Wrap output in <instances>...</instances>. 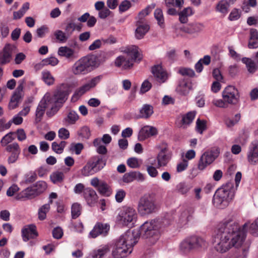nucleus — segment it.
Wrapping results in <instances>:
<instances>
[{
    "instance_id": "obj_1",
    "label": "nucleus",
    "mask_w": 258,
    "mask_h": 258,
    "mask_svg": "<svg viewBox=\"0 0 258 258\" xmlns=\"http://www.w3.org/2000/svg\"><path fill=\"white\" fill-rule=\"evenodd\" d=\"M244 240V233L240 230L238 223L227 220L218 225L213 243L217 251L224 253L233 247H240Z\"/></svg>"
},
{
    "instance_id": "obj_2",
    "label": "nucleus",
    "mask_w": 258,
    "mask_h": 258,
    "mask_svg": "<svg viewBox=\"0 0 258 258\" xmlns=\"http://www.w3.org/2000/svg\"><path fill=\"white\" fill-rule=\"evenodd\" d=\"M169 224L166 219L152 220L143 224L139 229L131 231L137 243L140 237L148 239L151 244H154L159 239L161 230Z\"/></svg>"
},
{
    "instance_id": "obj_3",
    "label": "nucleus",
    "mask_w": 258,
    "mask_h": 258,
    "mask_svg": "<svg viewBox=\"0 0 258 258\" xmlns=\"http://www.w3.org/2000/svg\"><path fill=\"white\" fill-rule=\"evenodd\" d=\"M137 243L131 231L128 230L116 240L112 254L114 258H123L132 252V247Z\"/></svg>"
},
{
    "instance_id": "obj_4",
    "label": "nucleus",
    "mask_w": 258,
    "mask_h": 258,
    "mask_svg": "<svg viewBox=\"0 0 258 258\" xmlns=\"http://www.w3.org/2000/svg\"><path fill=\"white\" fill-rule=\"evenodd\" d=\"M234 197V184L229 182L217 189L213 196V203L217 208L224 209L228 206Z\"/></svg>"
},
{
    "instance_id": "obj_5",
    "label": "nucleus",
    "mask_w": 258,
    "mask_h": 258,
    "mask_svg": "<svg viewBox=\"0 0 258 258\" xmlns=\"http://www.w3.org/2000/svg\"><path fill=\"white\" fill-rule=\"evenodd\" d=\"M138 49V47L136 45L126 47L124 50L126 55L117 57L115 61V66L118 67H122L124 70L131 68L133 66V62H139L142 59V56Z\"/></svg>"
},
{
    "instance_id": "obj_6",
    "label": "nucleus",
    "mask_w": 258,
    "mask_h": 258,
    "mask_svg": "<svg viewBox=\"0 0 258 258\" xmlns=\"http://www.w3.org/2000/svg\"><path fill=\"white\" fill-rule=\"evenodd\" d=\"M69 94V91L68 89H59L53 95L51 96L49 94L45 95L51 105V108L46 111V114L47 116L52 117L57 113L68 99Z\"/></svg>"
},
{
    "instance_id": "obj_7",
    "label": "nucleus",
    "mask_w": 258,
    "mask_h": 258,
    "mask_svg": "<svg viewBox=\"0 0 258 258\" xmlns=\"http://www.w3.org/2000/svg\"><path fill=\"white\" fill-rule=\"evenodd\" d=\"M97 66V57L95 55H88L77 61L73 66L75 75H84L90 72Z\"/></svg>"
},
{
    "instance_id": "obj_8",
    "label": "nucleus",
    "mask_w": 258,
    "mask_h": 258,
    "mask_svg": "<svg viewBox=\"0 0 258 258\" xmlns=\"http://www.w3.org/2000/svg\"><path fill=\"white\" fill-rule=\"evenodd\" d=\"M106 159L101 155H96L90 159L86 165L82 169L83 176L93 175L101 170L106 165Z\"/></svg>"
},
{
    "instance_id": "obj_9",
    "label": "nucleus",
    "mask_w": 258,
    "mask_h": 258,
    "mask_svg": "<svg viewBox=\"0 0 258 258\" xmlns=\"http://www.w3.org/2000/svg\"><path fill=\"white\" fill-rule=\"evenodd\" d=\"M138 210L142 216L155 213L157 210V206L154 196L148 194L141 197L138 202Z\"/></svg>"
},
{
    "instance_id": "obj_10",
    "label": "nucleus",
    "mask_w": 258,
    "mask_h": 258,
    "mask_svg": "<svg viewBox=\"0 0 258 258\" xmlns=\"http://www.w3.org/2000/svg\"><path fill=\"white\" fill-rule=\"evenodd\" d=\"M219 149L215 148L203 153L198 164V169L200 170L205 169L215 160L219 156Z\"/></svg>"
},
{
    "instance_id": "obj_11",
    "label": "nucleus",
    "mask_w": 258,
    "mask_h": 258,
    "mask_svg": "<svg viewBox=\"0 0 258 258\" xmlns=\"http://www.w3.org/2000/svg\"><path fill=\"white\" fill-rule=\"evenodd\" d=\"M239 93L233 86H227L222 92V98L228 104L236 105L239 101Z\"/></svg>"
},
{
    "instance_id": "obj_12",
    "label": "nucleus",
    "mask_w": 258,
    "mask_h": 258,
    "mask_svg": "<svg viewBox=\"0 0 258 258\" xmlns=\"http://www.w3.org/2000/svg\"><path fill=\"white\" fill-rule=\"evenodd\" d=\"M137 218L135 210L131 207H124L119 213L117 220L123 225L127 226Z\"/></svg>"
},
{
    "instance_id": "obj_13",
    "label": "nucleus",
    "mask_w": 258,
    "mask_h": 258,
    "mask_svg": "<svg viewBox=\"0 0 258 258\" xmlns=\"http://www.w3.org/2000/svg\"><path fill=\"white\" fill-rule=\"evenodd\" d=\"M102 78L101 76H98L92 79L89 82L80 87L75 93L73 97L78 98L82 95L89 91L90 89L94 88L100 81Z\"/></svg>"
},
{
    "instance_id": "obj_14",
    "label": "nucleus",
    "mask_w": 258,
    "mask_h": 258,
    "mask_svg": "<svg viewBox=\"0 0 258 258\" xmlns=\"http://www.w3.org/2000/svg\"><path fill=\"white\" fill-rule=\"evenodd\" d=\"M109 229L110 225L108 224L97 222L90 232V236L93 238L100 235L105 236L108 234Z\"/></svg>"
},
{
    "instance_id": "obj_15",
    "label": "nucleus",
    "mask_w": 258,
    "mask_h": 258,
    "mask_svg": "<svg viewBox=\"0 0 258 258\" xmlns=\"http://www.w3.org/2000/svg\"><path fill=\"white\" fill-rule=\"evenodd\" d=\"M51 105L49 103V101L47 98L44 96L41 101L39 102L38 105L36 108L35 112V120L36 122H39L42 120V117L44 114L45 110L47 108H51Z\"/></svg>"
},
{
    "instance_id": "obj_16",
    "label": "nucleus",
    "mask_w": 258,
    "mask_h": 258,
    "mask_svg": "<svg viewBox=\"0 0 258 258\" xmlns=\"http://www.w3.org/2000/svg\"><path fill=\"white\" fill-rule=\"evenodd\" d=\"M15 46L8 43L5 45L3 50L0 52V66H3L10 62L12 53Z\"/></svg>"
},
{
    "instance_id": "obj_17",
    "label": "nucleus",
    "mask_w": 258,
    "mask_h": 258,
    "mask_svg": "<svg viewBox=\"0 0 258 258\" xmlns=\"http://www.w3.org/2000/svg\"><path fill=\"white\" fill-rule=\"evenodd\" d=\"M248 162L251 165L258 163V141H254L249 146L247 154Z\"/></svg>"
},
{
    "instance_id": "obj_18",
    "label": "nucleus",
    "mask_w": 258,
    "mask_h": 258,
    "mask_svg": "<svg viewBox=\"0 0 258 258\" xmlns=\"http://www.w3.org/2000/svg\"><path fill=\"white\" fill-rule=\"evenodd\" d=\"M22 235L24 241H27L30 239L37 237L38 233L36 230V227L34 224H30L25 226L22 230Z\"/></svg>"
},
{
    "instance_id": "obj_19",
    "label": "nucleus",
    "mask_w": 258,
    "mask_h": 258,
    "mask_svg": "<svg viewBox=\"0 0 258 258\" xmlns=\"http://www.w3.org/2000/svg\"><path fill=\"white\" fill-rule=\"evenodd\" d=\"M158 134L157 129L152 126L146 125L142 128L140 130L138 139L140 141H144L145 139L157 135Z\"/></svg>"
},
{
    "instance_id": "obj_20",
    "label": "nucleus",
    "mask_w": 258,
    "mask_h": 258,
    "mask_svg": "<svg viewBox=\"0 0 258 258\" xmlns=\"http://www.w3.org/2000/svg\"><path fill=\"white\" fill-rule=\"evenodd\" d=\"M192 89V85L189 80L183 79L180 80L176 88L177 92L183 96H186Z\"/></svg>"
},
{
    "instance_id": "obj_21",
    "label": "nucleus",
    "mask_w": 258,
    "mask_h": 258,
    "mask_svg": "<svg viewBox=\"0 0 258 258\" xmlns=\"http://www.w3.org/2000/svg\"><path fill=\"white\" fill-rule=\"evenodd\" d=\"M136 25L137 28L135 31V37L138 39H141L149 31L150 26L145 22L141 21H137Z\"/></svg>"
},
{
    "instance_id": "obj_22",
    "label": "nucleus",
    "mask_w": 258,
    "mask_h": 258,
    "mask_svg": "<svg viewBox=\"0 0 258 258\" xmlns=\"http://www.w3.org/2000/svg\"><path fill=\"white\" fill-rule=\"evenodd\" d=\"M204 27L205 26L202 23H190L185 26L181 27L180 30L186 33L192 34L201 32Z\"/></svg>"
},
{
    "instance_id": "obj_23",
    "label": "nucleus",
    "mask_w": 258,
    "mask_h": 258,
    "mask_svg": "<svg viewBox=\"0 0 258 258\" xmlns=\"http://www.w3.org/2000/svg\"><path fill=\"white\" fill-rule=\"evenodd\" d=\"M152 73L156 80L159 82L163 83L167 78V73L159 64L155 65L152 68Z\"/></svg>"
},
{
    "instance_id": "obj_24",
    "label": "nucleus",
    "mask_w": 258,
    "mask_h": 258,
    "mask_svg": "<svg viewBox=\"0 0 258 258\" xmlns=\"http://www.w3.org/2000/svg\"><path fill=\"white\" fill-rule=\"evenodd\" d=\"M19 85L13 93L11 99L13 100V102H17L20 103L24 96L23 89L24 85L26 83V80L25 79L19 80Z\"/></svg>"
},
{
    "instance_id": "obj_25",
    "label": "nucleus",
    "mask_w": 258,
    "mask_h": 258,
    "mask_svg": "<svg viewBox=\"0 0 258 258\" xmlns=\"http://www.w3.org/2000/svg\"><path fill=\"white\" fill-rule=\"evenodd\" d=\"M241 60L246 65L247 70L249 73L253 74L258 70L257 52L255 53V61L247 57H243Z\"/></svg>"
},
{
    "instance_id": "obj_26",
    "label": "nucleus",
    "mask_w": 258,
    "mask_h": 258,
    "mask_svg": "<svg viewBox=\"0 0 258 258\" xmlns=\"http://www.w3.org/2000/svg\"><path fill=\"white\" fill-rule=\"evenodd\" d=\"M58 54L61 56H63L68 59L73 60L77 58L75 50L67 46H61L58 48Z\"/></svg>"
},
{
    "instance_id": "obj_27",
    "label": "nucleus",
    "mask_w": 258,
    "mask_h": 258,
    "mask_svg": "<svg viewBox=\"0 0 258 258\" xmlns=\"http://www.w3.org/2000/svg\"><path fill=\"white\" fill-rule=\"evenodd\" d=\"M83 196L89 205L94 204L97 199L95 191L91 188H86L84 190Z\"/></svg>"
},
{
    "instance_id": "obj_28",
    "label": "nucleus",
    "mask_w": 258,
    "mask_h": 258,
    "mask_svg": "<svg viewBox=\"0 0 258 258\" xmlns=\"http://www.w3.org/2000/svg\"><path fill=\"white\" fill-rule=\"evenodd\" d=\"M110 249L108 246L104 245L97 249L93 250L88 256V258H103L109 253Z\"/></svg>"
},
{
    "instance_id": "obj_29",
    "label": "nucleus",
    "mask_w": 258,
    "mask_h": 258,
    "mask_svg": "<svg viewBox=\"0 0 258 258\" xmlns=\"http://www.w3.org/2000/svg\"><path fill=\"white\" fill-rule=\"evenodd\" d=\"M153 107L149 104H144L140 110L137 118H149L153 113Z\"/></svg>"
},
{
    "instance_id": "obj_30",
    "label": "nucleus",
    "mask_w": 258,
    "mask_h": 258,
    "mask_svg": "<svg viewBox=\"0 0 258 258\" xmlns=\"http://www.w3.org/2000/svg\"><path fill=\"white\" fill-rule=\"evenodd\" d=\"M191 242L192 249L199 247H205L208 245L207 242L203 238L197 236H192L189 237Z\"/></svg>"
},
{
    "instance_id": "obj_31",
    "label": "nucleus",
    "mask_w": 258,
    "mask_h": 258,
    "mask_svg": "<svg viewBox=\"0 0 258 258\" xmlns=\"http://www.w3.org/2000/svg\"><path fill=\"white\" fill-rule=\"evenodd\" d=\"M166 151V148L162 149L157 157L158 167L166 166L169 161V159L165 154Z\"/></svg>"
},
{
    "instance_id": "obj_32",
    "label": "nucleus",
    "mask_w": 258,
    "mask_h": 258,
    "mask_svg": "<svg viewBox=\"0 0 258 258\" xmlns=\"http://www.w3.org/2000/svg\"><path fill=\"white\" fill-rule=\"evenodd\" d=\"M79 119L77 113L73 110H70L67 116L63 119L62 122L65 124H73Z\"/></svg>"
},
{
    "instance_id": "obj_33",
    "label": "nucleus",
    "mask_w": 258,
    "mask_h": 258,
    "mask_svg": "<svg viewBox=\"0 0 258 258\" xmlns=\"http://www.w3.org/2000/svg\"><path fill=\"white\" fill-rule=\"evenodd\" d=\"M156 5L155 4H152L148 6L145 9L142 10L138 14L137 17V21H141L142 22H145L144 18L151 12V11L154 9Z\"/></svg>"
},
{
    "instance_id": "obj_34",
    "label": "nucleus",
    "mask_w": 258,
    "mask_h": 258,
    "mask_svg": "<svg viewBox=\"0 0 258 258\" xmlns=\"http://www.w3.org/2000/svg\"><path fill=\"white\" fill-rule=\"evenodd\" d=\"M15 132H11L3 137L1 141V144L2 147H7L15 139Z\"/></svg>"
},
{
    "instance_id": "obj_35",
    "label": "nucleus",
    "mask_w": 258,
    "mask_h": 258,
    "mask_svg": "<svg viewBox=\"0 0 258 258\" xmlns=\"http://www.w3.org/2000/svg\"><path fill=\"white\" fill-rule=\"evenodd\" d=\"M179 249L183 253H188L193 249L189 237L183 240L180 244Z\"/></svg>"
},
{
    "instance_id": "obj_36",
    "label": "nucleus",
    "mask_w": 258,
    "mask_h": 258,
    "mask_svg": "<svg viewBox=\"0 0 258 258\" xmlns=\"http://www.w3.org/2000/svg\"><path fill=\"white\" fill-rule=\"evenodd\" d=\"M58 62V59L54 57H50L49 58H47L44 59L42 60L41 63L37 64L35 66L36 68H40L43 66L50 64L51 66H55Z\"/></svg>"
},
{
    "instance_id": "obj_37",
    "label": "nucleus",
    "mask_w": 258,
    "mask_h": 258,
    "mask_svg": "<svg viewBox=\"0 0 258 258\" xmlns=\"http://www.w3.org/2000/svg\"><path fill=\"white\" fill-rule=\"evenodd\" d=\"M196 115L195 111H189L183 115L182 117L181 122L183 124L189 125L193 121Z\"/></svg>"
},
{
    "instance_id": "obj_38",
    "label": "nucleus",
    "mask_w": 258,
    "mask_h": 258,
    "mask_svg": "<svg viewBox=\"0 0 258 258\" xmlns=\"http://www.w3.org/2000/svg\"><path fill=\"white\" fill-rule=\"evenodd\" d=\"M50 209L49 204H46L41 206L38 210V219L40 220H43L46 217V214Z\"/></svg>"
},
{
    "instance_id": "obj_39",
    "label": "nucleus",
    "mask_w": 258,
    "mask_h": 258,
    "mask_svg": "<svg viewBox=\"0 0 258 258\" xmlns=\"http://www.w3.org/2000/svg\"><path fill=\"white\" fill-rule=\"evenodd\" d=\"M81 206L80 204L77 203H74L72 206L71 214L73 219H76L80 215L81 213Z\"/></svg>"
},
{
    "instance_id": "obj_40",
    "label": "nucleus",
    "mask_w": 258,
    "mask_h": 258,
    "mask_svg": "<svg viewBox=\"0 0 258 258\" xmlns=\"http://www.w3.org/2000/svg\"><path fill=\"white\" fill-rule=\"evenodd\" d=\"M154 16L157 21L158 25L161 27H163L164 25V19L162 10L161 9H156L154 12Z\"/></svg>"
},
{
    "instance_id": "obj_41",
    "label": "nucleus",
    "mask_w": 258,
    "mask_h": 258,
    "mask_svg": "<svg viewBox=\"0 0 258 258\" xmlns=\"http://www.w3.org/2000/svg\"><path fill=\"white\" fill-rule=\"evenodd\" d=\"M229 3L225 0L221 1L217 6V9L220 12L225 15L228 13Z\"/></svg>"
},
{
    "instance_id": "obj_42",
    "label": "nucleus",
    "mask_w": 258,
    "mask_h": 258,
    "mask_svg": "<svg viewBox=\"0 0 258 258\" xmlns=\"http://www.w3.org/2000/svg\"><path fill=\"white\" fill-rule=\"evenodd\" d=\"M54 35L56 40L60 43H63L67 41L69 36L61 30H57L54 33Z\"/></svg>"
},
{
    "instance_id": "obj_43",
    "label": "nucleus",
    "mask_w": 258,
    "mask_h": 258,
    "mask_svg": "<svg viewBox=\"0 0 258 258\" xmlns=\"http://www.w3.org/2000/svg\"><path fill=\"white\" fill-rule=\"evenodd\" d=\"M42 79L48 85H51L54 83V78L48 71H43L42 73Z\"/></svg>"
},
{
    "instance_id": "obj_44",
    "label": "nucleus",
    "mask_w": 258,
    "mask_h": 258,
    "mask_svg": "<svg viewBox=\"0 0 258 258\" xmlns=\"http://www.w3.org/2000/svg\"><path fill=\"white\" fill-rule=\"evenodd\" d=\"M50 178L53 183H56L63 180L64 175L62 172L56 171L50 175Z\"/></svg>"
},
{
    "instance_id": "obj_45",
    "label": "nucleus",
    "mask_w": 258,
    "mask_h": 258,
    "mask_svg": "<svg viewBox=\"0 0 258 258\" xmlns=\"http://www.w3.org/2000/svg\"><path fill=\"white\" fill-rule=\"evenodd\" d=\"M5 150L8 153H21V148L18 143L16 142L7 145Z\"/></svg>"
},
{
    "instance_id": "obj_46",
    "label": "nucleus",
    "mask_w": 258,
    "mask_h": 258,
    "mask_svg": "<svg viewBox=\"0 0 258 258\" xmlns=\"http://www.w3.org/2000/svg\"><path fill=\"white\" fill-rule=\"evenodd\" d=\"M207 121L201 120L198 118L196 121V130L200 134H202L203 132L207 130Z\"/></svg>"
},
{
    "instance_id": "obj_47",
    "label": "nucleus",
    "mask_w": 258,
    "mask_h": 258,
    "mask_svg": "<svg viewBox=\"0 0 258 258\" xmlns=\"http://www.w3.org/2000/svg\"><path fill=\"white\" fill-rule=\"evenodd\" d=\"M33 187L37 191L38 195H39L46 190L47 188V184L45 181H38Z\"/></svg>"
},
{
    "instance_id": "obj_48",
    "label": "nucleus",
    "mask_w": 258,
    "mask_h": 258,
    "mask_svg": "<svg viewBox=\"0 0 258 258\" xmlns=\"http://www.w3.org/2000/svg\"><path fill=\"white\" fill-rule=\"evenodd\" d=\"M183 2V0H165V5L166 7H176L180 8Z\"/></svg>"
},
{
    "instance_id": "obj_49",
    "label": "nucleus",
    "mask_w": 258,
    "mask_h": 258,
    "mask_svg": "<svg viewBox=\"0 0 258 258\" xmlns=\"http://www.w3.org/2000/svg\"><path fill=\"white\" fill-rule=\"evenodd\" d=\"M24 196L28 199H32L38 196L33 187H29L23 191Z\"/></svg>"
},
{
    "instance_id": "obj_50",
    "label": "nucleus",
    "mask_w": 258,
    "mask_h": 258,
    "mask_svg": "<svg viewBox=\"0 0 258 258\" xmlns=\"http://www.w3.org/2000/svg\"><path fill=\"white\" fill-rule=\"evenodd\" d=\"M84 149L82 143H72L70 146V150L75 152L76 154L79 155Z\"/></svg>"
},
{
    "instance_id": "obj_51",
    "label": "nucleus",
    "mask_w": 258,
    "mask_h": 258,
    "mask_svg": "<svg viewBox=\"0 0 258 258\" xmlns=\"http://www.w3.org/2000/svg\"><path fill=\"white\" fill-rule=\"evenodd\" d=\"M136 171H132L126 173L122 177V181L124 182L129 183L135 180Z\"/></svg>"
},
{
    "instance_id": "obj_52",
    "label": "nucleus",
    "mask_w": 258,
    "mask_h": 258,
    "mask_svg": "<svg viewBox=\"0 0 258 258\" xmlns=\"http://www.w3.org/2000/svg\"><path fill=\"white\" fill-rule=\"evenodd\" d=\"M190 189V186L185 182H180L176 186L177 190L181 194L187 193Z\"/></svg>"
},
{
    "instance_id": "obj_53",
    "label": "nucleus",
    "mask_w": 258,
    "mask_h": 258,
    "mask_svg": "<svg viewBox=\"0 0 258 258\" xmlns=\"http://www.w3.org/2000/svg\"><path fill=\"white\" fill-rule=\"evenodd\" d=\"M132 6L130 1L127 0L123 1L119 6V11L120 12H124L128 10Z\"/></svg>"
},
{
    "instance_id": "obj_54",
    "label": "nucleus",
    "mask_w": 258,
    "mask_h": 258,
    "mask_svg": "<svg viewBox=\"0 0 258 258\" xmlns=\"http://www.w3.org/2000/svg\"><path fill=\"white\" fill-rule=\"evenodd\" d=\"M152 84L148 81V80H146L143 82L141 85L140 93L144 94L150 90Z\"/></svg>"
},
{
    "instance_id": "obj_55",
    "label": "nucleus",
    "mask_w": 258,
    "mask_h": 258,
    "mask_svg": "<svg viewBox=\"0 0 258 258\" xmlns=\"http://www.w3.org/2000/svg\"><path fill=\"white\" fill-rule=\"evenodd\" d=\"M178 72L182 76H187L190 77H194L195 75L194 70L188 68H181Z\"/></svg>"
},
{
    "instance_id": "obj_56",
    "label": "nucleus",
    "mask_w": 258,
    "mask_h": 258,
    "mask_svg": "<svg viewBox=\"0 0 258 258\" xmlns=\"http://www.w3.org/2000/svg\"><path fill=\"white\" fill-rule=\"evenodd\" d=\"M78 135L85 139H88L90 137L91 134L89 128L87 126H84L81 129Z\"/></svg>"
},
{
    "instance_id": "obj_57",
    "label": "nucleus",
    "mask_w": 258,
    "mask_h": 258,
    "mask_svg": "<svg viewBox=\"0 0 258 258\" xmlns=\"http://www.w3.org/2000/svg\"><path fill=\"white\" fill-rule=\"evenodd\" d=\"M58 137L61 139L66 140L70 137L69 131L65 128H61L58 131Z\"/></svg>"
},
{
    "instance_id": "obj_58",
    "label": "nucleus",
    "mask_w": 258,
    "mask_h": 258,
    "mask_svg": "<svg viewBox=\"0 0 258 258\" xmlns=\"http://www.w3.org/2000/svg\"><path fill=\"white\" fill-rule=\"evenodd\" d=\"M21 153H9V156L8 158V163L13 164L15 163L18 159Z\"/></svg>"
},
{
    "instance_id": "obj_59",
    "label": "nucleus",
    "mask_w": 258,
    "mask_h": 258,
    "mask_svg": "<svg viewBox=\"0 0 258 258\" xmlns=\"http://www.w3.org/2000/svg\"><path fill=\"white\" fill-rule=\"evenodd\" d=\"M249 230L254 236H258V218L250 225Z\"/></svg>"
},
{
    "instance_id": "obj_60",
    "label": "nucleus",
    "mask_w": 258,
    "mask_h": 258,
    "mask_svg": "<svg viewBox=\"0 0 258 258\" xmlns=\"http://www.w3.org/2000/svg\"><path fill=\"white\" fill-rule=\"evenodd\" d=\"M176 56L177 55L176 53V50L175 49H172L170 51H168L166 52V58L169 61L171 62H173L176 60Z\"/></svg>"
},
{
    "instance_id": "obj_61",
    "label": "nucleus",
    "mask_w": 258,
    "mask_h": 258,
    "mask_svg": "<svg viewBox=\"0 0 258 258\" xmlns=\"http://www.w3.org/2000/svg\"><path fill=\"white\" fill-rule=\"evenodd\" d=\"M52 235L55 239H58L61 238L63 235L62 229L59 227L54 228L52 230Z\"/></svg>"
},
{
    "instance_id": "obj_62",
    "label": "nucleus",
    "mask_w": 258,
    "mask_h": 258,
    "mask_svg": "<svg viewBox=\"0 0 258 258\" xmlns=\"http://www.w3.org/2000/svg\"><path fill=\"white\" fill-rule=\"evenodd\" d=\"M0 31L3 37H6L9 33V29L7 25L4 23L0 24Z\"/></svg>"
},
{
    "instance_id": "obj_63",
    "label": "nucleus",
    "mask_w": 258,
    "mask_h": 258,
    "mask_svg": "<svg viewBox=\"0 0 258 258\" xmlns=\"http://www.w3.org/2000/svg\"><path fill=\"white\" fill-rule=\"evenodd\" d=\"M127 164L132 168H137L139 167L138 160L136 158H130L127 161Z\"/></svg>"
},
{
    "instance_id": "obj_64",
    "label": "nucleus",
    "mask_w": 258,
    "mask_h": 258,
    "mask_svg": "<svg viewBox=\"0 0 258 258\" xmlns=\"http://www.w3.org/2000/svg\"><path fill=\"white\" fill-rule=\"evenodd\" d=\"M108 186L105 182H101L98 187L99 192L102 195L106 194L108 191Z\"/></svg>"
}]
</instances>
